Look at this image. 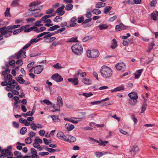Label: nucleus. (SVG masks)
I'll use <instances>...</instances> for the list:
<instances>
[{
	"label": "nucleus",
	"mask_w": 158,
	"mask_h": 158,
	"mask_svg": "<svg viewBox=\"0 0 158 158\" xmlns=\"http://www.w3.org/2000/svg\"><path fill=\"white\" fill-rule=\"evenodd\" d=\"M35 135V133L33 131H30L29 134V136L30 137V138H31V139Z\"/></svg>",
	"instance_id": "nucleus-61"
},
{
	"label": "nucleus",
	"mask_w": 158,
	"mask_h": 158,
	"mask_svg": "<svg viewBox=\"0 0 158 158\" xmlns=\"http://www.w3.org/2000/svg\"><path fill=\"white\" fill-rule=\"evenodd\" d=\"M41 39V38H39L38 39H37V38L33 39L30 40V43H31V44H33L34 43H36L39 41Z\"/></svg>",
	"instance_id": "nucleus-44"
},
{
	"label": "nucleus",
	"mask_w": 158,
	"mask_h": 158,
	"mask_svg": "<svg viewBox=\"0 0 158 158\" xmlns=\"http://www.w3.org/2000/svg\"><path fill=\"white\" fill-rule=\"evenodd\" d=\"M65 127L68 131H70L74 128V126L72 124L69 125V124H66L65 125Z\"/></svg>",
	"instance_id": "nucleus-25"
},
{
	"label": "nucleus",
	"mask_w": 158,
	"mask_h": 158,
	"mask_svg": "<svg viewBox=\"0 0 158 158\" xmlns=\"http://www.w3.org/2000/svg\"><path fill=\"white\" fill-rule=\"evenodd\" d=\"M43 102L48 105H52V103L50 101L47 99L44 100Z\"/></svg>",
	"instance_id": "nucleus-59"
},
{
	"label": "nucleus",
	"mask_w": 158,
	"mask_h": 158,
	"mask_svg": "<svg viewBox=\"0 0 158 158\" xmlns=\"http://www.w3.org/2000/svg\"><path fill=\"white\" fill-rule=\"evenodd\" d=\"M129 42V39H126V40H123V45L124 46L127 45Z\"/></svg>",
	"instance_id": "nucleus-63"
},
{
	"label": "nucleus",
	"mask_w": 158,
	"mask_h": 158,
	"mask_svg": "<svg viewBox=\"0 0 158 158\" xmlns=\"http://www.w3.org/2000/svg\"><path fill=\"white\" fill-rule=\"evenodd\" d=\"M43 69L44 68L42 65H39L35 67L34 71L35 73L39 74L42 71Z\"/></svg>",
	"instance_id": "nucleus-13"
},
{
	"label": "nucleus",
	"mask_w": 158,
	"mask_h": 158,
	"mask_svg": "<svg viewBox=\"0 0 158 158\" xmlns=\"http://www.w3.org/2000/svg\"><path fill=\"white\" fill-rule=\"evenodd\" d=\"M91 39L92 38L91 37L88 36L84 37L82 39V41L83 42H85L87 41L88 40Z\"/></svg>",
	"instance_id": "nucleus-56"
},
{
	"label": "nucleus",
	"mask_w": 158,
	"mask_h": 158,
	"mask_svg": "<svg viewBox=\"0 0 158 158\" xmlns=\"http://www.w3.org/2000/svg\"><path fill=\"white\" fill-rule=\"evenodd\" d=\"M157 3V0H152L150 3V5L151 7H154Z\"/></svg>",
	"instance_id": "nucleus-50"
},
{
	"label": "nucleus",
	"mask_w": 158,
	"mask_h": 158,
	"mask_svg": "<svg viewBox=\"0 0 158 158\" xmlns=\"http://www.w3.org/2000/svg\"><path fill=\"white\" fill-rule=\"evenodd\" d=\"M17 81L19 82V83L22 84V83H23V81H24V80L21 77L19 76L18 77Z\"/></svg>",
	"instance_id": "nucleus-57"
},
{
	"label": "nucleus",
	"mask_w": 158,
	"mask_h": 158,
	"mask_svg": "<svg viewBox=\"0 0 158 158\" xmlns=\"http://www.w3.org/2000/svg\"><path fill=\"white\" fill-rule=\"evenodd\" d=\"M139 150L138 147L136 145L132 146L130 152L132 156H134Z\"/></svg>",
	"instance_id": "nucleus-8"
},
{
	"label": "nucleus",
	"mask_w": 158,
	"mask_h": 158,
	"mask_svg": "<svg viewBox=\"0 0 158 158\" xmlns=\"http://www.w3.org/2000/svg\"><path fill=\"white\" fill-rule=\"evenodd\" d=\"M137 100L134 99H129L128 101V103L131 105H135L137 102Z\"/></svg>",
	"instance_id": "nucleus-43"
},
{
	"label": "nucleus",
	"mask_w": 158,
	"mask_h": 158,
	"mask_svg": "<svg viewBox=\"0 0 158 158\" xmlns=\"http://www.w3.org/2000/svg\"><path fill=\"white\" fill-rule=\"evenodd\" d=\"M45 133V131L44 130H40L39 132V134L41 136H44Z\"/></svg>",
	"instance_id": "nucleus-64"
},
{
	"label": "nucleus",
	"mask_w": 158,
	"mask_h": 158,
	"mask_svg": "<svg viewBox=\"0 0 158 158\" xmlns=\"http://www.w3.org/2000/svg\"><path fill=\"white\" fill-rule=\"evenodd\" d=\"M69 82H71L74 85H77L78 84V81L77 78H69L68 79Z\"/></svg>",
	"instance_id": "nucleus-19"
},
{
	"label": "nucleus",
	"mask_w": 158,
	"mask_h": 158,
	"mask_svg": "<svg viewBox=\"0 0 158 158\" xmlns=\"http://www.w3.org/2000/svg\"><path fill=\"white\" fill-rule=\"evenodd\" d=\"M38 13V12H32V11H28L27 12L26 14L27 16H32L34 14H36Z\"/></svg>",
	"instance_id": "nucleus-47"
},
{
	"label": "nucleus",
	"mask_w": 158,
	"mask_h": 158,
	"mask_svg": "<svg viewBox=\"0 0 158 158\" xmlns=\"http://www.w3.org/2000/svg\"><path fill=\"white\" fill-rule=\"evenodd\" d=\"M65 7V9L67 11L71 10L73 8V5L72 4L69 3Z\"/></svg>",
	"instance_id": "nucleus-41"
},
{
	"label": "nucleus",
	"mask_w": 158,
	"mask_h": 158,
	"mask_svg": "<svg viewBox=\"0 0 158 158\" xmlns=\"http://www.w3.org/2000/svg\"><path fill=\"white\" fill-rule=\"evenodd\" d=\"M100 72L102 76L106 78L111 77L113 74V71L111 69L106 66H102L101 68Z\"/></svg>",
	"instance_id": "nucleus-1"
},
{
	"label": "nucleus",
	"mask_w": 158,
	"mask_h": 158,
	"mask_svg": "<svg viewBox=\"0 0 158 158\" xmlns=\"http://www.w3.org/2000/svg\"><path fill=\"white\" fill-rule=\"evenodd\" d=\"M98 27L100 30H102L107 29L108 27V26L106 24H100Z\"/></svg>",
	"instance_id": "nucleus-35"
},
{
	"label": "nucleus",
	"mask_w": 158,
	"mask_h": 158,
	"mask_svg": "<svg viewBox=\"0 0 158 158\" xmlns=\"http://www.w3.org/2000/svg\"><path fill=\"white\" fill-rule=\"evenodd\" d=\"M77 19L74 17H73L71 18L70 22V26L71 27H74L76 26L77 24Z\"/></svg>",
	"instance_id": "nucleus-18"
},
{
	"label": "nucleus",
	"mask_w": 158,
	"mask_h": 158,
	"mask_svg": "<svg viewBox=\"0 0 158 158\" xmlns=\"http://www.w3.org/2000/svg\"><path fill=\"white\" fill-rule=\"evenodd\" d=\"M152 18L154 20H157V17L158 16V12L157 11H154L151 15Z\"/></svg>",
	"instance_id": "nucleus-21"
},
{
	"label": "nucleus",
	"mask_w": 158,
	"mask_h": 158,
	"mask_svg": "<svg viewBox=\"0 0 158 158\" xmlns=\"http://www.w3.org/2000/svg\"><path fill=\"white\" fill-rule=\"evenodd\" d=\"M32 141V139L30 137H27L26 138L25 140V143L27 144H30Z\"/></svg>",
	"instance_id": "nucleus-48"
},
{
	"label": "nucleus",
	"mask_w": 158,
	"mask_h": 158,
	"mask_svg": "<svg viewBox=\"0 0 158 158\" xmlns=\"http://www.w3.org/2000/svg\"><path fill=\"white\" fill-rule=\"evenodd\" d=\"M60 27V26L58 25H55L53 26L50 27L49 28L48 30V31H53Z\"/></svg>",
	"instance_id": "nucleus-31"
},
{
	"label": "nucleus",
	"mask_w": 158,
	"mask_h": 158,
	"mask_svg": "<svg viewBox=\"0 0 158 158\" xmlns=\"http://www.w3.org/2000/svg\"><path fill=\"white\" fill-rule=\"evenodd\" d=\"M128 96L131 99L137 100L138 98L137 94L135 92H132L129 93L128 94Z\"/></svg>",
	"instance_id": "nucleus-17"
},
{
	"label": "nucleus",
	"mask_w": 158,
	"mask_h": 158,
	"mask_svg": "<svg viewBox=\"0 0 158 158\" xmlns=\"http://www.w3.org/2000/svg\"><path fill=\"white\" fill-rule=\"evenodd\" d=\"M45 148L46 149V150L50 153H53L56 151H57L59 152L60 151V150L59 149H55L53 148H47V147Z\"/></svg>",
	"instance_id": "nucleus-29"
},
{
	"label": "nucleus",
	"mask_w": 158,
	"mask_h": 158,
	"mask_svg": "<svg viewBox=\"0 0 158 158\" xmlns=\"http://www.w3.org/2000/svg\"><path fill=\"white\" fill-rule=\"evenodd\" d=\"M128 26H125L123 23H121L119 25H117L115 27L116 31H118L121 30L126 29Z\"/></svg>",
	"instance_id": "nucleus-9"
},
{
	"label": "nucleus",
	"mask_w": 158,
	"mask_h": 158,
	"mask_svg": "<svg viewBox=\"0 0 158 158\" xmlns=\"http://www.w3.org/2000/svg\"><path fill=\"white\" fill-rule=\"evenodd\" d=\"M82 95L88 98L91 96L93 95V94L91 93H83Z\"/></svg>",
	"instance_id": "nucleus-62"
},
{
	"label": "nucleus",
	"mask_w": 158,
	"mask_h": 158,
	"mask_svg": "<svg viewBox=\"0 0 158 158\" xmlns=\"http://www.w3.org/2000/svg\"><path fill=\"white\" fill-rule=\"evenodd\" d=\"M6 78L8 81V82L10 81L11 85V84L15 83V80L12 79V76L11 74H8L6 76Z\"/></svg>",
	"instance_id": "nucleus-26"
},
{
	"label": "nucleus",
	"mask_w": 158,
	"mask_h": 158,
	"mask_svg": "<svg viewBox=\"0 0 158 158\" xmlns=\"http://www.w3.org/2000/svg\"><path fill=\"white\" fill-rule=\"evenodd\" d=\"M124 88L123 85H121L118 87L115 88L114 89L111 90V91L112 93L114 92L120 91L122 90H124Z\"/></svg>",
	"instance_id": "nucleus-22"
},
{
	"label": "nucleus",
	"mask_w": 158,
	"mask_h": 158,
	"mask_svg": "<svg viewBox=\"0 0 158 158\" xmlns=\"http://www.w3.org/2000/svg\"><path fill=\"white\" fill-rule=\"evenodd\" d=\"M31 155L32 158H39L40 157L37 155V152L36 150L33 148H31L30 149Z\"/></svg>",
	"instance_id": "nucleus-14"
},
{
	"label": "nucleus",
	"mask_w": 158,
	"mask_h": 158,
	"mask_svg": "<svg viewBox=\"0 0 158 158\" xmlns=\"http://www.w3.org/2000/svg\"><path fill=\"white\" fill-rule=\"evenodd\" d=\"M27 131V129L26 127H23L20 129V133L22 135L25 134Z\"/></svg>",
	"instance_id": "nucleus-39"
},
{
	"label": "nucleus",
	"mask_w": 158,
	"mask_h": 158,
	"mask_svg": "<svg viewBox=\"0 0 158 158\" xmlns=\"http://www.w3.org/2000/svg\"><path fill=\"white\" fill-rule=\"evenodd\" d=\"M49 33V31L44 32L42 33L39 34L38 35H37V38H39V37H41L43 36L44 35H47V34Z\"/></svg>",
	"instance_id": "nucleus-55"
},
{
	"label": "nucleus",
	"mask_w": 158,
	"mask_h": 158,
	"mask_svg": "<svg viewBox=\"0 0 158 158\" xmlns=\"http://www.w3.org/2000/svg\"><path fill=\"white\" fill-rule=\"evenodd\" d=\"M4 80L5 81H6V79L5 77H4ZM1 85L2 86H6L7 85H11V83H10V81L8 82H7L6 81H5L2 82L1 83Z\"/></svg>",
	"instance_id": "nucleus-38"
},
{
	"label": "nucleus",
	"mask_w": 158,
	"mask_h": 158,
	"mask_svg": "<svg viewBox=\"0 0 158 158\" xmlns=\"http://www.w3.org/2000/svg\"><path fill=\"white\" fill-rule=\"evenodd\" d=\"M39 137L38 136H36L35 137V139L34 140V141L35 142H37L38 143H42V140L41 139L38 138Z\"/></svg>",
	"instance_id": "nucleus-52"
},
{
	"label": "nucleus",
	"mask_w": 158,
	"mask_h": 158,
	"mask_svg": "<svg viewBox=\"0 0 158 158\" xmlns=\"http://www.w3.org/2000/svg\"><path fill=\"white\" fill-rule=\"evenodd\" d=\"M31 128L33 130L36 131L37 126L34 123H32L31 124Z\"/></svg>",
	"instance_id": "nucleus-54"
},
{
	"label": "nucleus",
	"mask_w": 158,
	"mask_h": 158,
	"mask_svg": "<svg viewBox=\"0 0 158 158\" xmlns=\"http://www.w3.org/2000/svg\"><path fill=\"white\" fill-rule=\"evenodd\" d=\"M87 56L91 58H94L98 57L99 55V53L98 50H92L90 51L88 50L87 52Z\"/></svg>",
	"instance_id": "nucleus-5"
},
{
	"label": "nucleus",
	"mask_w": 158,
	"mask_h": 158,
	"mask_svg": "<svg viewBox=\"0 0 158 158\" xmlns=\"http://www.w3.org/2000/svg\"><path fill=\"white\" fill-rule=\"evenodd\" d=\"M19 0H13L11 4V6L13 7H15L19 6Z\"/></svg>",
	"instance_id": "nucleus-33"
},
{
	"label": "nucleus",
	"mask_w": 158,
	"mask_h": 158,
	"mask_svg": "<svg viewBox=\"0 0 158 158\" xmlns=\"http://www.w3.org/2000/svg\"><path fill=\"white\" fill-rule=\"evenodd\" d=\"M72 52L75 54L79 55L81 54L83 51L81 45L79 43L76 44L71 47Z\"/></svg>",
	"instance_id": "nucleus-3"
},
{
	"label": "nucleus",
	"mask_w": 158,
	"mask_h": 158,
	"mask_svg": "<svg viewBox=\"0 0 158 158\" xmlns=\"http://www.w3.org/2000/svg\"><path fill=\"white\" fill-rule=\"evenodd\" d=\"M0 32L2 35H5L6 38L11 36L12 34V31L11 29H9L8 26H4L0 28Z\"/></svg>",
	"instance_id": "nucleus-4"
},
{
	"label": "nucleus",
	"mask_w": 158,
	"mask_h": 158,
	"mask_svg": "<svg viewBox=\"0 0 158 158\" xmlns=\"http://www.w3.org/2000/svg\"><path fill=\"white\" fill-rule=\"evenodd\" d=\"M92 13L94 14L97 15L100 14L101 13V11L100 10L95 8L93 10Z\"/></svg>",
	"instance_id": "nucleus-34"
},
{
	"label": "nucleus",
	"mask_w": 158,
	"mask_h": 158,
	"mask_svg": "<svg viewBox=\"0 0 158 158\" xmlns=\"http://www.w3.org/2000/svg\"><path fill=\"white\" fill-rule=\"evenodd\" d=\"M51 15H45L44 16H43V17H42L41 19V21H46L47 19H47L48 18H49L50 17H51Z\"/></svg>",
	"instance_id": "nucleus-49"
},
{
	"label": "nucleus",
	"mask_w": 158,
	"mask_h": 158,
	"mask_svg": "<svg viewBox=\"0 0 158 158\" xmlns=\"http://www.w3.org/2000/svg\"><path fill=\"white\" fill-rule=\"evenodd\" d=\"M117 46V42L115 39H113L111 43L110 47L112 49H115Z\"/></svg>",
	"instance_id": "nucleus-20"
},
{
	"label": "nucleus",
	"mask_w": 158,
	"mask_h": 158,
	"mask_svg": "<svg viewBox=\"0 0 158 158\" xmlns=\"http://www.w3.org/2000/svg\"><path fill=\"white\" fill-rule=\"evenodd\" d=\"M112 7L110 6L105 7L104 9V12L105 14H107L111 9Z\"/></svg>",
	"instance_id": "nucleus-32"
},
{
	"label": "nucleus",
	"mask_w": 158,
	"mask_h": 158,
	"mask_svg": "<svg viewBox=\"0 0 158 158\" xmlns=\"http://www.w3.org/2000/svg\"><path fill=\"white\" fill-rule=\"evenodd\" d=\"M17 85V83L15 81V83L14 84H11V85H10V86H7L6 87V88H10L12 90L14 89L15 87Z\"/></svg>",
	"instance_id": "nucleus-46"
},
{
	"label": "nucleus",
	"mask_w": 158,
	"mask_h": 158,
	"mask_svg": "<svg viewBox=\"0 0 158 158\" xmlns=\"http://www.w3.org/2000/svg\"><path fill=\"white\" fill-rule=\"evenodd\" d=\"M21 26L20 25L17 24V25H14L13 26L11 25H10L8 26V27L9 28V29H11V30L13 29H15L17 28H19Z\"/></svg>",
	"instance_id": "nucleus-45"
},
{
	"label": "nucleus",
	"mask_w": 158,
	"mask_h": 158,
	"mask_svg": "<svg viewBox=\"0 0 158 158\" xmlns=\"http://www.w3.org/2000/svg\"><path fill=\"white\" fill-rule=\"evenodd\" d=\"M62 19V17L59 16H57L54 19L53 21L56 22H59Z\"/></svg>",
	"instance_id": "nucleus-42"
},
{
	"label": "nucleus",
	"mask_w": 158,
	"mask_h": 158,
	"mask_svg": "<svg viewBox=\"0 0 158 158\" xmlns=\"http://www.w3.org/2000/svg\"><path fill=\"white\" fill-rule=\"evenodd\" d=\"M78 20L77 21V23H81L84 21V18L83 16H81V17H78Z\"/></svg>",
	"instance_id": "nucleus-60"
},
{
	"label": "nucleus",
	"mask_w": 158,
	"mask_h": 158,
	"mask_svg": "<svg viewBox=\"0 0 158 158\" xmlns=\"http://www.w3.org/2000/svg\"><path fill=\"white\" fill-rule=\"evenodd\" d=\"M51 118L53 121L54 122H59L60 121L59 117L58 116L55 115H52L51 116Z\"/></svg>",
	"instance_id": "nucleus-30"
},
{
	"label": "nucleus",
	"mask_w": 158,
	"mask_h": 158,
	"mask_svg": "<svg viewBox=\"0 0 158 158\" xmlns=\"http://www.w3.org/2000/svg\"><path fill=\"white\" fill-rule=\"evenodd\" d=\"M7 155L12 156L13 154L10 151L7 149H3L2 150L1 154L0 155V158H2V156Z\"/></svg>",
	"instance_id": "nucleus-10"
},
{
	"label": "nucleus",
	"mask_w": 158,
	"mask_h": 158,
	"mask_svg": "<svg viewBox=\"0 0 158 158\" xmlns=\"http://www.w3.org/2000/svg\"><path fill=\"white\" fill-rule=\"evenodd\" d=\"M147 105L146 102H144L142 106L141 113H143L146 110L147 107Z\"/></svg>",
	"instance_id": "nucleus-51"
},
{
	"label": "nucleus",
	"mask_w": 158,
	"mask_h": 158,
	"mask_svg": "<svg viewBox=\"0 0 158 158\" xmlns=\"http://www.w3.org/2000/svg\"><path fill=\"white\" fill-rule=\"evenodd\" d=\"M66 139H67V140L64 141L69 143L75 142L77 140L76 138L75 137L70 135H66Z\"/></svg>",
	"instance_id": "nucleus-11"
},
{
	"label": "nucleus",
	"mask_w": 158,
	"mask_h": 158,
	"mask_svg": "<svg viewBox=\"0 0 158 158\" xmlns=\"http://www.w3.org/2000/svg\"><path fill=\"white\" fill-rule=\"evenodd\" d=\"M59 105L57 104L56 105H53L52 106V107L54 109V110H52V111L53 112H55L57 111H60V107Z\"/></svg>",
	"instance_id": "nucleus-28"
},
{
	"label": "nucleus",
	"mask_w": 158,
	"mask_h": 158,
	"mask_svg": "<svg viewBox=\"0 0 158 158\" xmlns=\"http://www.w3.org/2000/svg\"><path fill=\"white\" fill-rule=\"evenodd\" d=\"M115 67L117 69L123 72L126 70V66L124 63L121 62L117 64L116 65Z\"/></svg>",
	"instance_id": "nucleus-7"
},
{
	"label": "nucleus",
	"mask_w": 158,
	"mask_h": 158,
	"mask_svg": "<svg viewBox=\"0 0 158 158\" xmlns=\"http://www.w3.org/2000/svg\"><path fill=\"white\" fill-rule=\"evenodd\" d=\"M23 52V49H21L16 54V59H19L21 56V55Z\"/></svg>",
	"instance_id": "nucleus-36"
},
{
	"label": "nucleus",
	"mask_w": 158,
	"mask_h": 158,
	"mask_svg": "<svg viewBox=\"0 0 158 158\" xmlns=\"http://www.w3.org/2000/svg\"><path fill=\"white\" fill-rule=\"evenodd\" d=\"M82 81L84 84L88 85H91L92 83L91 80L86 78H83L82 80Z\"/></svg>",
	"instance_id": "nucleus-24"
},
{
	"label": "nucleus",
	"mask_w": 158,
	"mask_h": 158,
	"mask_svg": "<svg viewBox=\"0 0 158 158\" xmlns=\"http://www.w3.org/2000/svg\"><path fill=\"white\" fill-rule=\"evenodd\" d=\"M78 42V40H77V37H73L70 39H69V40L67 41V43L70 42Z\"/></svg>",
	"instance_id": "nucleus-40"
},
{
	"label": "nucleus",
	"mask_w": 158,
	"mask_h": 158,
	"mask_svg": "<svg viewBox=\"0 0 158 158\" xmlns=\"http://www.w3.org/2000/svg\"><path fill=\"white\" fill-rule=\"evenodd\" d=\"M10 8H7L6 10L4 13L6 17H10L11 15L10 13Z\"/></svg>",
	"instance_id": "nucleus-37"
},
{
	"label": "nucleus",
	"mask_w": 158,
	"mask_h": 158,
	"mask_svg": "<svg viewBox=\"0 0 158 158\" xmlns=\"http://www.w3.org/2000/svg\"><path fill=\"white\" fill-rule=\"evenodd\" d=\"M51 78L57 82H60L63 81L62 77L57 73L53 74L51 77Z\"/></svg>",
	"instance_id": "nucleus-6"
},
{
	"label": "nucleus",
	"mask_w": 158,
	"mask_h": 158,
	"mask_svg": "<svg viewBox=\"0 0 158 158\" xmlns=\"http://www.w3.org/2000/svg\"><path fill=\"white\" fill-rule=\"evenodd\" d=\"M33 146L35 148L39 149V151H41L43 149L40 144L37 142H35V141L33 143Z\"/></svg>",
	"instance_id": "nucleus-27"
},
{
	"label": "nucleus",
	"mask_w": 158,
	"mask_h": 158,
	"mask_svg": "<svg viewBox=\"0 0 158 158\" xmlns=\"http://www.w3.org/2000/svg\"><path fill=\"white\" fill-rule=\"evenodd\" d=\"M29 25H25L24 26L21 27L19 29L15 30L13 32L14 35H16L18 34L19 33L21 32L23 30L26 29L27 27L29 26Z\"/></svg>",
	"instance_id": "nucleus-16"
},
{
	"label": "nucleus",
	"mask_w": 158,
	"mask_h": 158,
	"mask_svg": "<svg viewBox=\"0 0 158 158\" xmlns=\"http://www.w3.org/2000/svg\"><path fill=\"white\" fill-rule=\"evenodd\" d=\"M40 3V2L38 1L33 2L31 3L29 5L30 8L28 11H32V12H35V11H37L38 13L40 12L41 11V9L43 7L42 6H41L39 7L38 6V5Z\"/></svg>",
	"instance_id": "nucleus-2"
},
{
	"label": "nucleus",
	"mask_w": 158,
	"mask_h": 158,
	"mask_svg": "<svg viewBox=\"0 0 158 158\" xmlns=\"http://www.w3.org/2000/svg\"><path fill=\"white\" fill-rule=\"evenodd\" d=\"M64 6L63 5L61 7L58 8L56 12L57 13L58 15L61 16L63 15L64 13Z\"/></svg>",
	"instance_id": "nucleus-15"
},
{
	"label": "nucleus",
	"mask_w": 158,
	"mask_h": 158,
	"mask_svg": "<svg viewBox=\"0 0 158 158\" xmlns=\"http://www.w3.org/2000/svg\"><path fill=\"white\" fill-rule=\"evenodd\" d=\"M56 136L62 140L64 141L67 140V139H66V135H65L64 133L61 131H60L57 133Z\"/></svg>",
	"instance_id": "nucleus-12"
},
{
	"label": "nucleus",
	"mask_w": 158,
	"mask_h": 158,
	"mask_svg": "<svg viewBox=\"0 0 158 158\" xmlns=\"http://www.w3.org/2000/svg\"><path fill=\"white\" fill-rule=\"evenodd\" d=\"M57 105L59 106H63V102L61 97L60 96H58L57 98Z\"/></svg>",
	"instance_id": "nucleus-23"
},
{
	"label": "nucleus",
	"mask_w": 158,
	"mask_h": 158,
	"mask_svg": "<svg viewBox=\"0 0 158 158\" xmlns=\"http://www.w3.org/2000/svg\"><path fill=\"white\" fill-rule=\"evenodd\" d=\"M42 21H41V20L40 19V21H37L35 23V26H38V27H41L43 26V24H41Z\"/></svg>",
	"instance_id": "nucleus-58"
},
{
	"label": "nucleus",
	"mask_w": 158,
	"mask_h": 158,
	"mask_svg": "<svg viewBox=\"0 0 158 158\" xmlns=\"http://www.w3.org/2000/svg\"><path fill=\"white\" fill-rule=\"evenodd\" d=\"M10 72V71L9 69V68H7L5 71L2 72V75L4 76L6 75L9 73Z\"/></svg>",
	"instance_id": "nucleus-53"
}]
</instances>
